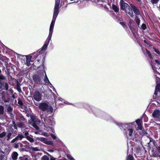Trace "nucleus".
<instances>
[{"label": "nucleus", "mask_w": 160, "mask_h": 160, "mask_svg": "<svg viewBox=\"0 0 160 160\" xmlns=\"http://www.w3.org/2000/svg\"><path fill=\"white\" fill-rule=\"evenodd\" d=\"M119 126L121 129H123V132L127 136L128 135L130 136H132L133 132L132 128L133 126L132 123L121 124Z\"/></svg>", "instance_id": "1"}, {"label": "nucleus", "mask_w": 160, "mask_h": 160, "mask_svg": "<svg viewBox=\"0 0 160 160\" xmlns=\"http://www.w3.org/2000/svg\"><path fill=\"white\" fill-rule=\"evenodd\" d=\"M120 6L121 9L124 11L127 14L132 18L133 14L131 8L127 3L124 2L123 0H120Z\"/></svg>", "instance_id": "2"}, {"label": "nucleus", "mask_w": 160, "mask_h": 160, "mask_svg": "<svg viewBox=\"0 0 160 160\" xmlns=\"http://www.w3.org/2000/svg\"><path fill=\"white\" fill-rule=\"evenodd\" d=\"M42 95L39 92L36 91L33 93V98L37 102L40 101L42 99Z\"/></svg>", "instance_id": "3"}, {"label": "nucleus", "mask_w": 160, "mask_h": 160, "mask_svg": "<svg viewBox=\"0 0 160 160\" xmlns=\"http://www.w3.org/2000/svg\"><path fill=\"white\" fill-rule=\"evenodd\" d=\"M36 141L40 140L45 144L48 145H52L53 142L52 141H48L44 138H36Z\"/></svg>", "instance_id": "4"}, {"label": "nucleus", "mask_w": 160, "mask_h": 160, "mask_svg": "<svg viewBox=\"0 0 160 160\" xmlns=\"http://www.w3.org/2000/svg\"><path fill=\"white\" fill-rule=\"evenodd\" d=\"M39 108L41 110L44 111L48 109L49 106L45 102L40 103L39 104Z\"/></svg>", "instance_id": "5"}, {"label": "nucleus", "mask_w": 160, "mask_h": 160, "mask_svg": "<svg viewBox=\"0 0 160 160\" xmlns=\"http://www.w3.org/2000/svg\"><path fill=\"white\" fill-rule=\"evenodd\" d=\"M55 22V21H52L51 23L50 27L49 34L48 36H49V38L52 37Z\"/></svg>", "instance_id": "6"}, {"label": "nucleus", "mask_w": 160, "mask_h": 160, "mask_svg": "<svg viewBox=\"0 0 160 160\" xmlns=\"http://www.w3.org/2000/svg\"><path fill=\"white\" fill-rule=\"evenodd\" d=\"M130 7L134 13L135 14L136 16H137V15H139V11L135 5L131 4H130Z\"/></svg>", "instance_id": "7"}, {"label": "nucleus", "mask_w": 160, "mask_h": 160, "mask_svg": "<svg viewBox=\"0 0 160 160\" xmlns=\"http://www.w3.org/2000/svg\"><path fill=\"white\" fill-rule=\"evenodd\" d=\"M51 38H49V36L48 37L47 39L45 42L44 45L41 48V50H44L46 49L49 43V42L51 40Z\"/></svg>", "instance_id": "8"}, {"label": "nucleus", "mask_w": 160, "mask_h": 160, "mask_svg": "<svg viewBox=\"0 0 160 160\" xmlns=\"http://www.w3.org/2000/svg\"><path fill=\"white\" fill-rule=\"evenodd\" d=\"M34 81L38 84H40L41 82V78L38 75H34L33 77Z\"/></svg>", "instance_id": "9"}, {"label": "nucleus", "mask_w": 160, "mask_h": 160, "mask_svg": "<svg viewBox=\"0 0 160 160\" xmlns=\"http://www.w3.org/2000/svg\"><path fill=\"white\" fill-rule=\"evenodd\" d=\"M60 0H55V3L54 7L55 12H58Z\"/></svg>", "instance_id": "10"}, {"label": "nucleus", "mask_w": 160, "mask_h": 160, "mask_svg": "<svg viewBox=\"0 0 160 160\" xmlns=\"http://www.w3.org/2000/svg\"><path fill=\"white\" fill-rule=\"evenodd\" d=\"M152 116L155 118H159L160 116V111L158 110H155L152 113Z\"/></svg>", "instance_id": "11"}, {"label": "nucleus", "mask_w": 160, "mask_h": 160, "mask_svg": "<svg viewBox=\"0 0 160 160\" xmlns=\"http://www.w3.org/2000/svg\"><path fill=\"white\" fill-rule=\"evenodd\" d=\"M136 122L138 125V129L142 130V120L140 119H138L136 120Z\"/></svg>", "instance_id": "12"}, {"label": "nucleus", "mask_w": 160, "mask_h": 160, "mask_svg": "<svg viewBox=\"0 0 160 160\" xmlns=\"http://www.w3.org/2000/svg\"><path fill=\"white\" fill-rule=\"evenodd\" d=\"M4 107L1 106H0V119H2L4 117Z\"/></svg>", "instance_id": "13"}, {"label": "nucleus", "mask_w": 160, "mask_h": 160, "mask_svg": "<svg viewBox=\"0 0 160 160\" xmlns=\"http://www.w3.org/2000/svg\"><path fill=\"white\" fill-rule=\"evenodd\" d=\"M18 156V153L17 152H14L12 153L11 157L12 160H17Z\"/></svg>", "instance_id": "14"}, {"label": "nucleus", "mask_w": 160, "mask_h": 160, "mask_svg": "<svg viewBox=\"0 0 160 160\" xmlns=\"http://www.w3.org/2000/svg\"><path fill=\"white\" fill-rule=\"evenodd\" d=\"M160 91V83L157 84L156 87V89L154 93V94L156 95L157 94V92Z\"/></svg>", "instance_id": "15"}, {"label": "nucleus", "mask_w": 160, "mask_h": 160, "mask_svg": "<svg viewBox=\"0 0 160 160\" xmlns=\"http://www.w3.org/2000/svg\"><path fill=\"white\" fill-rule=\"evenodd\" d=\"M7 111L8 113L10 114L12 116V108L10 106H8L7 108Z\"/></svg>", "instance_id": "16"}, {"label": "nucleus", "mask_w": 160, "mask_h": 160, "mask_svg": "<svg viewBox=\"0 0 160 160\" xmlns=\"http://www.w3.org/2000/svg\"><path fill=\"white\" fill-rule=\"evenodd\" d=\"M58 12L54 11L52 21H55L56 19L58 16Z\"/></svg>", "instance_id": "17"}, {"label": "nucleus", "mask_w": 160, "mask_h": 160, "mask_svg": "<svg viewBox=\"0 0 160 160\" xmlns=\"http://www.w3.org/2000/svg\"><path fill=\"white\" fill-rule=\"evenodd\" d=\"M26 60V64L27 66H30V62L31 59V56H28L27 57Z\"/></svg>", "instance_id": "18"}, {"label": "nucleus", "mask_w": 160, "mask_h": 160, "mask_svg": "<svg viewBox=\"0 0 160 160\" xmlns=\"http://www.w3.org/2000/svg\"><path fill=\"white\" fill-rule=\"evenodd\" d=\"M43 119L45 123L47 125L51 126L53 125V124H54V123L52 122L51 123L50 122H49L48 121H47L46 120V119L45 118H43Z\"/></svg>", "instance_id": "19"}, {"label": "nucleus", "mask_w": 160, "mask_h": 160, "mask_svg": "<svg viewBox=\"0 0 160 160\" xmlns=\"http://www.w3.org/2000/svg\"><path fill=\"white\" fill-rule=\"evenodd\" d=\"M6 135V133L5 132H3L0 133V138H3Z\"/></svg>", "instance_id": "20"}, {"label": "nucleus", "mask_w": 160, "mask_h": 160, "mask_svg": "<svg viewBox=\"0 0 160 160\" xmlns=\"http://www.w3.org/2000/svg\"><path fill=\"white\" fill-rule=\"evenodd\" d=\"M112 8L113 10L116 12H118L119 11V8H118L114 5H112Z\"/></svg>", "instance_id": "21"}, {"label": "nucleus", "mask_w": 160, "mask_h": 160, "mask_svg": "<svg viewBox=\"0 0 160 160\" xmlns=\"http://www.w3.org/2000/svg\"><path fill=\"white\" fill-rule=\"evenodd\" d=\"M44 81L46 83H50V82L47 77L46 73L45 74V77L44 79Z\"/></svg>", "instance_id": "22"}, {"label": "nucleus", "mask_w": 160, "mask_h": 160, "mask_svg": "<svg viewBox=\"0 0 160 160\" xmlns=\"http://www.w3.org/2000/svg\"><path fill=\"white\" fill-rule=\"evenodd\" d=\"M27 139L31 142H34V139L33 138L30 137V136L28 137Z\"/></svg>", "instance_id": "23"}, {"label": "nucleus", "mask_w": 160, "mask_h": 160, "mask_svg": "<svg viewBox=\"0 0 160 160\" xmlns=\"http://www.w3.org/2000/svg\"><path fill=\"white\" fill-rule=\"evenodd\" d=\"M41 160H49V158L47 156L44 155L41 158Z\"/></svg>", "instance_id": "24"}, {"label": "nucleus", "mask_w": 160, "mask_h": 160, "mask_svg": "<svg viewBox=\"0 0 160 160\" xmlns=\"http://www.w3.org/2000/svg\"><path fill=\"white\" fill-rule=\"evenodd\" d=\"M135 21L137 24L139 25L140 22V20L138 19L137 16H136Z\"/></svg>", "instance_id": "25"}, {"label": "nucleus", "mask_w": 160, "mask_h": 160, "mask_svg": "<svg viewBox=\"0 0 160 160\" xmlns=\"http://www.w3.org/2000/svg\"><path fill=\"white\" fill-rule=\"evenodd\" d=\"M12 135V133L11 132H9L7 136V140L8 141L10 138V137Z\"/></svg>", "instance_id": "26"}, {"label": "nucleus", "mask_w": 160, "mask_h": 160, "mask_svg": "<svg viewBox=\"0 0 160 160\" xmlns=\"http://www.w3.org/2000/svg\"><path fill=\"white\" fill-rule=\"evenodd\" d=\"M133 158L131 155H128L127 158V160H133Z\"/></svg>", "instance_id": "27"}, {"label": "nucleus", "mask_w": 160, "mask_h": 160, "mask_svg": "<svg viewBox=\"0 0 160 160\" xmlns=\"http://www.w3.org/2000/svg\"><path fill=\"white\" fill-rule=\"evenodd\" d=\"M16 89L19 92H21V91H22L19 85H17V87H16Z\"/></svg>", "instance_id": "28"}, {"label": "nucleus", "mask_w": 160, "mask_h": 160, "mask_svg": "<svg viewBox=\"0 0 160 160\" xmlns=\"http://www.w3.org/2000/svg\"><path fill=\"white\" fill-rule=\"evenodd\" d=\"M159 0H151V2L153 4H154L157 3Z\"/></svg>", "instance_id": "29"}, {"label": "nucleus", "mask_w": 160, "mask_h": 160, "mask_svg": "<svg viewBox=\"0 0 160 160\" xmlns=\"http://www.w3.org/2000/svg\"><path fill=\"white\" fill-rule=\"evenodd\" d=\"M146 52L147 53L149 57L151 58H152V56L150 52L147 49H146Z\"/></svg>", "instance_id": "30"}, {"label": "nucleus", "mask_w": 160, "mask_h": 160, "mask_svg": "<svg viewBox=\"0 0 160 160\" xmlns=\"http://www.w3.org/2000/svg\"><path fill=\"white\" fill-rule=\"evenodd\" d=\"M67 156L68 158L70 160H75L70 154H67Z\"/></svg>", "instance_id": "31"}, {"label": "nucleus", "mask_w": 160, "mask_h": 160, "mask_svg": "<svg viewBox=\"0 0 160 160\" xmlns=\"http://www.w3.org/2000/svg\"><path fill=\"white\" fill-rule=\"evenodd\" d=\"M32 126L36 128L37 130H38L39 129L38 127L35 124H32Z\"/></svg>", "instance_id": "32"}, {"label": "nucleus", "mask_w": 160, "mask_h": 160, "mask_svg": "<svg viewBox=\"0 0 160 160\" xmlns=\"http://www.w3.org/2000/svg\"><path fill=\"white\" fill-rule=\"evenodd\" d=\"M18 137L19 140H21L23 138H24V136L22 134H19L18 135Z\"/></svg>", "instance_id": "33"}, {"label": "nucleus", "mask_w": 160, "mask_h": 160, "mask_svg": "<svg viewBox=\"0 0 160 160\" xmlns=\"http://www.w3.org/2000/svg\"><path fill=\"white\" fill-rule=\"evenodd\" d=\"M24 135L25 136V137L27 138L28 137H29L30 136H29V133L27 132H26L24 133Z\"/></svg>", "instance_id": "34"}, {"label": "nucleus", "mask_w": 160, "mask_h": 160, "mask_svg": "<svg viewBox=\"0 0 160 160\" xmlns=\"http://www.w3.org/2000/svg\"><path fill=\"white\" fill-rule=\"evenodd\" d=\"M155 62L158 65H160V62L158 60H155ZM158 67L160 68V67H159V66Z\"/></svg>", "instance_id": "35"}, {"label": "nucleus", "mask_w": 160, "mask_h": 160, "mask_svg": "<svg viewBox=\"0 0 160 160\" xmlns=\"http://www.w3.org/2000/svg\"><path fill=\"white\" fill-rule=\"evenodd\" d=\"M14 147L16 148H18L19 147L18 143H15L14 144Z\"/></svg>", "instance_id": "36"}, {"label": "nucleus", "mask_w": 160, "mask_h": 160, "mask_svg": "<svg viewBox=\"0 0 160 160\" xmlns=\"http://www.w3.org/2000/svg\"><path fill=\"white\" fill-rule=\"evenodd\" d=\"M150 64H151V65L152 66V68L154 71V72L155 73V74H156V73H158V72L156 71L154 69V68H153V66H152V63L151 62H150Z\"/></svg>", "instance_id": "37"}, {"label": "nucleus", "mask_w": 160, "mask_h": 160, "mask_svg": "<svg viewBox=\"0 0 160 160\" xmlns=\"http://www.w3.org/2000/svg\"><path fill=\"white\" fill-rule=\"evenodd\" d=\"M156 83H157L159 81L160 79H159V77H158V76H157V75H156Z\"/></svg>", "instance_id": "38"}, {"label": "nucleus", "mask_w": 160, "mask_h": 160, "mask_svg": "<svg viewBox=\"0 0 160 160\" xmlns=\"http://www.w3.org/2000/svg\"><path fill=\"white\" fill-rule=\"evenodd\" d=\"M4 87L6 90H8V83H5L4 85Z\"/></svg>", "instance_id": "39"}, {"label": "nucleus", "mask_w": 160, "mask_h": 160, "mask_svg": "<svg viewBox=\"0 0 160 160\" xmlns=\"http://www.w3.org/2000/svg\"><path fill=\"white\" fill-rule=\"evenodd\" d=\"M142 28L143 30H145L146 28V25L144 24H142Z\"/></svg>", "instance_id": "40"}, {"label": "nucleus", "mask_w": 160, "mask_h": 160, "mask_svg": "<svg viewBox=\"0 0 160 160\" xmlns=\"http://www.w3.org/2000/svg\"><path fill=\"white\" fill-rule=\"evenodd\" d=\"M51 136L52 138L54 139H55L56 138V137L55 135H54L52 134H51Z\"/></svg>", "instance_id": "41"}, {"label": "nucleus", "mask_w": 160, "mask_h": 160, "mask_svg": "<svg viewBox=\"0 0 160 160\" xmlns=\"http://www.w3.org/2000/svg\"><path fill=\"white\" fill-rule=\"evenodd\" d=\"M154 51L155 52L157 53L158 54H159L160 53V52L154 48Z\"/></svg>", "instance_id": "42"}, {"label": "nucleus", "mask_w": 160, "mask_h": 160, "mask_svg": "<svg viewBox=\"0 0 160 160\" xmlns=\"http://www.w3.org/2000/svg\"><path fill=\"white\" fill-rule=\"evenodd\" d=\"M4 77L2 75H0V79H4Z\"/></svg>", "instance_id": "43"}, {"label": "nucleus", "mask_w": 160, "mask_h": 160, "mask_svg": "<svg viewBox=\"0 0 160 160\" xmlns=\"http://www.w3.org/2000/svg\"><path fill=\"white\" fill-rule=\"evenodd\" d=\"M43 135L45 136L48 137L49 136L48 134L47 133H44Z\"/></svg>", "instance_id": "44"}, {"label": "nucleus", "mask_w": 160, "mask_h": 160, "mask_svg": "<svg viewBox=\"0 0 160 160\" xmlns=\"http://www.w3.org/2000/svg\"><path fill=\"white\" fill-rule=\"evenodd\" d=\"M50 160H56L55 158H54L53 157H51V158H50Z\"/></svg>", "instance_id": "45"}, {"label": "nucleus", "mask_w": 160, "mask_h": 160, "mask_svg": "<svg viewBox=\"0 0 160 160\" xmlns=\"http://www.w3.org/2000/svg\"><path fill=\"white\" fill-rule=\"evenodd\" d=\"M19 126L20 127H23V123H20L19 124Z\"/></svg>", "instance_id": "46"}, {"label": "nucleus", "mask_w": 160, "mask_h": 160, "mask_svg": "<svg viewBox=\"0 0 160 160\" xmlns=\"http://www.w3.org/2000/svg\"><path fill=\"white\" fill-rule=\"evenodd\" d=\"M50 111L52 112L53 111V108L52 107H50L49 108Z\"/></svg>", "instance_id": "47"}, {"label": "nucleus", "mask_w": 160, "mask_h": 160, "mask_svg": "<svg viewBox=\"0 0 160 160\" xmlns=\"http://www.w3.org/2000/svg\"><path fill=\"white\" fill-rule=\"evenodd\" d=\"M16 141L15 138L13 139L11 142V143H14Z\"/></svg>", "instance_id": "48"}, {"label": "nucleus", "mask_w": 160, "mask_h": 160, "mask_svg": "<svg viewBox=\"0 0 160 160\" xmlns=\"http://www.w3.org/2000/svg\"><path fill=\"white\" fill-rule=\"evenodd\" d=\"M120 24L123 26H124L125 25V24L122 22H120Z\"/></svg>", "instance_id": "49"}, {"label": "nucleus", "mask_w": 160, "mask_h": 160, "mask_svg": "<svg viewBox=\"0 0 160 160\" xmlns=\"http://www.w3.org/2000/svg\"><path fill=\"white\" fill-rule=\"evenodd\" d=\"M15 139L16 140V141L17 140H18L19 139V138L18 137V136H17L15 138Z\"/></svg>", "instance_id": "50"}, {"label": "nucleus", "mask_w": 160, "mask_h": 160, "mask_svg": "<svg viewBox=\"0 0 160 160\" xmlns=\"http://www.w3.org/2000/svg\"><path fill=\"white\" fill-rule=\"evenodd\" d=\"M157 150H158V152H159L160 153V147H158L157 148Z\"/></svg>", "instance_id": "51"}, {"label": "nucleus", "mask_w": 160, "mask_h": 160, "mask_svg": "<svg viewBox=\"0 0 160 160\" xmlns=\"http://www.w3.org/2000/svg\"><path fill=\"white\" fill-rule=\"evenodd\" d=\"M18 103L20 105H22V103L21 101H18Z\"/></svg>", "instance_id": "52"}, {"label": "nucleus", "mask_w": 160, "mask_h": 160, "mask_svg": "<svg viewBox=\"0 0 160 160\" xmlns=\"http://www.w3.org/2000/svg\"><path fill=\"white\" fill-rule=\"evenodd\" d=\"M34 104L36 106H39V103H38L37 102H35V103L34 102Z\"/></svg>", "instance_id": "53"}, {"label": "nucleus", "mask_w": 160, "mask_h": 160, "mask_svg": "<svg viewBox=\"0 0 160 160\" xmlns=\"http://www.w3.org/2000/svg\"><path fill=\"white\" fill-rule=\"evenodd\" d=\"M33 150L34 151H37V148H33Z\"/></svg>", "instance_id": "54"}, {"label": "nucleus", "mask_w": 160, "mask_h": 160, "mask_svg": "<svg viewBox=\"0 0 160 160\" xmlns=\"http://www.w3.org/2000/svg\"><path fill=\"white\" fill-rule=\"evenodd\" d=\"M2 157L1 156H0V160H2Z\"/></svg>", "instance_id": "55"}, {"label": "nucleus", "mask_w": 160, "mask_h": 160, "mask_svg": "<svg viewBox=\"0 0 160 160\" xmlns=\"http://www.w3.org/2000/svg\"><path fill=\"white\" fill-rule=\"evenodd\" d=\"M24 160H28V158H25L24 159Z\"/></svg>", "instance_id": "56"}, {"label": "nucleus", "mask_w": 160, "mask_h": 160, "mask_svg": "<svg viewBox=\"0 0 160 160\" xmlns=\"http://www.w3.org/2000/svg\"><path fill=\"white\" fill-rule=\"evenodd\" d=\"M62 99H61V98L59 99V100L60 101H62Z\"/></svg>", "instance_id": "57"}, {"label": "nucleus", "mask_w": 160, "mask_h": 160, "mask_svg": "<svg viewBox=\"0 0 160 160\" xmlns=\"http://www.w3.org/2000/svg\"><path fill=\"white\" fill-rule=\"evenodd\" d=\"M32 120L33 121V122H36L37 121L36 120L35 121H34V119L33 120Z\"/></svg>", "instance_id": "58"}, {"label": "nucleus", "mask_w": 160, "mask_h": 160, "mask_svg": "<svg viewBox=\"0 0 160 160\" xmlns=\"http://www.w3.org/2000/svg\"><path fill=\"white\" fill-rule=\"evenodd\" d=\"M35 134H37L38 133V132H35Z\"/></svg>", "instance_id": "59"}, {"label": "nucleus", "mask_w": 160, "mask_h": 160, "mask_svg": "<svg viewBox=\"0 0 160 160\" xmlns=\"http://www.w3.org/2000/svg\"><path fill=\"white\" fill-rule=\"evenodd\" d=\"M50 152H52V150H50Z\"/></svg>", "instance_id": "60"}, {"label": "nucleus", "mask_w": 160, "mask_h": 160, "mask_svg": "<svg viewBox=\"0 0 160 160\" xmlns=\"http://www.w3.org/2000/svg\"><path fill=\"white\" fill-rule=\"evenodd\" d=\"M159 8H160V5H159Z\"/></svg>", "instance_id": "61"}, {"label": "nucleus", "mask_w": 160, "mask_h": 160, "mask_svg": "<svg viewBox=\"0 0 160 160\" xmlns=\"http://www.w3.org/2000/svg\"><path fill=\"white\" fill-rule=\"evenodd\" d=\"M1 72V70H0V72Z\"/></svg>", "instance_id": "62"}]
</instances>
